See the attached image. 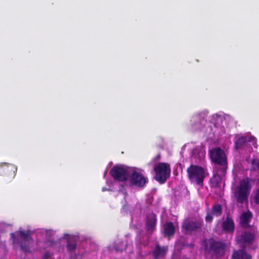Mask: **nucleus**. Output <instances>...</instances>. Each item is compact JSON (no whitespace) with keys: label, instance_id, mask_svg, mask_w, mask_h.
I'll return each instance as SVG.
<instances>
[{"label":"nucleus","instance_id":"1","mask_svg":"<svg viewBox=\"0 0 259 259\" xmlns=\"http://www.w3.org/2000/svg\"><path fill=\"white\" fill-rule=\"evenodd\" d=\"M10 235L15 247L19 246L22 251L26 252L30 251L33 244V240L30 231H24L20 228L18 231L11 233Z\"/></svg>","mask_w":259,"mask_h":259},{"label":"nucleus","instance_id":"2","mask_svg":"<svg viewBox=\"0 0 259 259\" xmlns=\"http://www.w3.org/2000/svg\"><path fill=\"white\" fill-rule=\"evenodd\" d=\"M211 161L214 163L215 169H219L222 174L227 172L228 158L225 151L220 147L212 148L209 151Z\"/></svg>","mask_w":259,"mask_h":259},{"label":"nucleus","instance_id":"3","mask_svg":"<svg viewBox=\"0 0 259 259\" xmlns=\"http://www.w3.org/2000/svg\"><path fill=\"white\" fill-rule=\"evenodd\" d=\"M188 177L192 183L202 186L205 178L209 174L206 168L201 166L191 164L187 169Z\"/></svg>","mask_w":259,"mask_h":259},{"label":"nucleus","instance_id":"4","mask_svg":"<svg viewBox=\"0 0 259 259\" xmlns=\"http://www.w3.org/2000/svg\"><path fill=\"white\" fill-rule=\"evenodd\" d=\"M202 248L206 252L218 256L223 255L225 251V244L215 241L213 239H204L202 242Z\"/></svg>","mask_w":259,"mask_h":259},{"label":"nucleus","instance_id":"5","mask_svg":"<svg viewBox=\"0 0 259 259\" xmlns=\"http://www.w3.org/2000/svg\"><path fill=\"white\" fill-rule=\"evenodd\" d=\"M61 239L66 241L67 250L70 253V257L72 259H82L84 253L77 248V236L69 234H64Z\"/></svg>","mask_w":259,"mask_h":259},{"label":"nucleus","instance_id":"6","mask_svg":"<svg viewBox=\"0 0 259 259\" xmlns=\"http://www.w3.org/2000/svg\"><path fill=\"white\" fill-rule=\"evenodd\" d=\"M156 224V215L153 212L148 214L146 223L147 233L144 236L139 235L136 238V241L144 246L147 245L148 244L147 240L149 238L150 235L155 231Z\"/></svg>","mask_w":259,"mask_h":259},{"label":"nucleus","instance_id":"7","mask_svg":"<svg viewBox=\"0 0 259 259\" xmlns=\"http://www.w3.org/2000/svg\"><path fill=\"white\" fill-rule=\"evenodd\" d=\"M154 179L160 184H164L170 176V164L166 162H159L154 166Z\"/></svg>","mask_w":259,"mask_h":259},{"label":"nucleus","instance_id":"8","mask_svg":"<svg viewBox=\"0 0 259 259\" xmlns=\"http://www.w3.org/2000/svg\"><path fill=\"white\" fill-rule=\"evenodd\" d=\"M250 180L247 178L242 180L237 187L235 196L238 202L242 203L247 200L251 189Z\"/></svg>","mask_w":259,"mask_h":259},{"label":"nucleus","instance_id":"9","mask_svg":"<svg viewBox=\"0 0 259 259\" xmlns=\"http://www.w3.org/2000/svg\"><path fill=\"white\" fill-rule=\"evenodd\" d=\"M128 168L124 165H115L109 173L115 181L124 182L128 179Z\"/></svg>","mask_w":259,"mask_h":259},{"label":"nucleus","instance_id":"10","mask_svg":"<svg viewBox=\"0 0 259 259\" xmlns=\"http://www.w3.org/2000/svg\"><path fill=\"white\" fill-rule=\"evenodd\" d=\"M148 182L147 178L145 177L143 174L134 170L132 174L130 179L131 186H135L140 189L144 188Z\"/></svg>","mask_w":259,"mask_h":259},{"label":"nucleus","instance_id":"11","mask_svg":"<svg viewBox=\"0 0 259 259\" xmlns=\"http://www.w3.org/2000/svg\"><path fill=\"white\" fill-rule=\"evenodd\" d=\"M17 170V166L13 164L3 162L0 164V175L6 177L11 180L15 177Z\"/></svg>","mask_w":259,"mask_h":259},{"label":"nucleus","instance_id":"12","mask_svg":"<svg viewBox=\"0 0 259 259\" xmlns=\"http://www.w3.org/2000/svg\"><path fill=\"white\" fill-rule=\"evenodd\" d=\"M202 223L203 220L201 219H186L183 223V228L188 232L199 231L201 229Z\"/></svg>","mask_w":259,"mask_h":259},{"label":"nucleus","instance_id":"13","mask_svg":"<svg viewBox=\"0 0 259 259\" xmlns=\"http://www.w3.org/2000/svg\"><path fill=\"white\" fill-rule=\"evenodd\" d=\"M254 238V236L253 234L245 232L240 235H237L236 241L240 247L245 248L252 243Z\"/></svg>","mask_w":259,"mask_h":259},{"label":"nucleus","instance_id":"14","mask_svg":"<svg viewBox=\"0 0 259 259\" xmlns=\"http://www.w3.org/2000/svg\"><path fill=\"white\" fill-rule=\"evenodd\" d=\"M226 173L222 174L219 169H216V173H214L209 180L210 186L213 188H217L220 186L222 177L225 176Z\"/></svg>","mask_w":259,"mask_h":259},{"label":"nucleus","instance_id":"15","mask_svg":"<svg viewBox=\"0 0 259 259\" xmlns=\"http://www.w3.org/2000/svg\"><path fill=\"white\" fill-rule=\"evenodd\" d=\"M168 250L167 246H161L156 244L152 252V256L155 259H158L164 257Z\"/></svg>","mask_w":259,"mask_h":259},{"label":"nucleus","instance_id":"16","mask_svg":"<svg viewBox=\"0 0 259 259\" xmlns=\"http://www.w3.org/2000/svg\"><path fill=\"white\" fill-rule=\"evenodd\" d=\"M127 243L126 240L120 241L117 240L112 247L111 246L108 247V249L110 251H113L114 249L116 251H122L124 250L127 246Z\"/></svg>","mask_w":259,"mask_h":259},{"label":"nucleus","instance_id":"17","mask_svg":"<svg viewBox=\"0 0 259 259\" xmlns=\"http://www.w3.org/2000/svg\"><path fill=\"white\" fill-rule=\"evenodd\" d=\"M222 227L224 230L228 232H233L234 230V223L233 220L227 216L226 219L222 224Z\"/></svg>","mask_w":259,"mask_h":259},{"label":"nucleus","instance_id":"18","mask_svg":"<svg viewBox=\"0 0 259 259\" xmlns=\"http://www.w3.org/2000/svg\"><path fill=\"white\" fill-rule=\"evenodd\" d=\"M232 258L233 259H251V256L242 249L235 251L232 254Z\"/></svg>","mask_w":259,"mask_h":259},{"label":"nucleus","instance_id":"19","mask_svg":"<svg viewBox=\"0 0 259 259\" xmlns=\"http://www.w3.org/2000/svg\"><path fill=\"white\" fill-rule=\"evenodd\" d=\"M191 122L193 127L195 130H199L202 127L204 119H201L199 116H195L192 117Z\"/></svg>","mask_w":259,"mask_h":259},{"label":"nucleus","instance_id":"20","mask_svg":"<svg viewBox=\"0 0 259 259\" xmlns=\"http://www.w3.org/2000/svg\"><path fill=\"white\" fill-rule=\"evenodd\" d=\"M252 214L250 211H244L240 217V222L244 227L247 226L249 220L251 218Z\"/></svg>","mask_w":259,"mask_h":259},{"label":"nucleus","instance_id":"21","mask_svg":"<svg viewBox=\"0 0 259 259\" xmlns=\"http://www.w3.org/2000/svg\"><path fill=\"white\" fill-rule=\"evenodd\" d=\"M175 230V227L171 222H168L164 226V233L165 236L173 235Z\"/></svg>","mask_w":259,"mask_h":259},{"label":"nucleus","instance_id":"22","mask_svg":"<svg viewBox=\"0 0 259 259\" xmlns=\"http://www.w3.org/2000/svg\"><path fill=\"white\" fill-rule=\"evenodd\" d=\"M247 142V137H239L235 142V146L236 149L242 148Z\"/></svg>","mask_w":259,"mask_h":259},{"label":"nucleus","instance_id":"23","mask_svg":"<svg viewBox=\"0 0 259 259\" xmlns=\"http://www.w3.org/2000/svg\"><path fill=\"white\" fill-rule=\"evenodd\" d=\"M251 171H256L259 170V159L253 158L251 161Z\"/></svg>","mask_w":259,"mask_h":259},{"label":"nucleus","instance_id":"24","mask_svg":"<svg viewBox=\"0 0 259 259\" xmlns=\"http://www.w3.org/2000/svg\"><path fill=\"white\" fill-rule=\"evenodd\" d=\"M221 212V211H212L213 213H208L206 216V221L207 222H210L212 220L213 215L214 214H216L217 215L220 214Z\"/></svg>","mask_w":259,"mask_h":259},{"label":"nucleus","instance_id":"25","mask_svg":"<svg viewBox=\"0 0 259 259\" xmlns=\"http://www.w3.org/2000/svg\"><path fill=\"white\" fill-rule=\"evenodd\" d=\"M222 207L220 204H215L213 205L211 210H222Z\"/></svg>","mask_w":259,"mask_h":259},{"label":"nucleus","instance_id":"26","mask_svg":"<svg viewBox=\"0 0 259 259\" xmlns=\"http://www.w3.org/2000/svg\"><path fill=\"white\" fill-rule=\"evenodd\" d=\"M254 200L256 204H259V188L256 190V193L254 196Z\"/></svg>","mask_w":259,"mask_h":259},{"label":"nucleus","instance_id":"27","mask_svg":"<svg viewBox=\"0 0 259 259\" xmlns=\"http://www.w3.org/2000/svg\"><path fill=\"white\" fill-rule=\"evenodd\" d=\"M51 256V254L49 252H46L42 256V259H48Z\"/></svg>","mask_w":259,"mask_h":259},{"label":"nucleus","instance_id":"28","mask_svg":"<svg viewBox=\"0 0 259 259\" xmlns=\"http://www.w3.org/2000/svg\"><path fill=\"white\" fill-rule=\"evenodd\" d=\"M247 141L249 142H255L256 143V138L254 137H250L248 139L247 138Z\"/></svg>","mask_w":259,"mask_h":259},{"label":"nucleus","instance_id":"29","mask_svg":"<svg viewBox=\"0 0 259 259\" xmlns=\"http://www.w3.org/2000/svg\"><path fill=\"white\" fill-rule=\"evenodd\" d=\"M44 231L46 232V233L49 234V236H48V237H51L52 235H54V232L52 230H49V231L44 230Z\"/></svg>","mask_w":259,"mask_h":259},{"label":"nucleus","instance_id":"30","mask_svg":"<svg viewBox=\"0 0 259 259\" xmlns=\"http://www.w3.org/2000/svg\"><path fill=\"white\" fill-rule=\"evenodd\" d=\"M106 188L103 187V188H102V191H106Z\"/></svg>","mask_w":259,"mask_h":259}]
</instances>
